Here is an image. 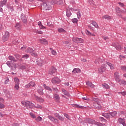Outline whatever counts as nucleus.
Returning <instances> with one entry per match:
<instances>
[{
	"instance_id": "nucleus-1",
	"label": "nucleus",
	"mask_w": 126,
	"mask_h": 126,
	"mask_svg": "<svg viewBox=\"0 0 126 126\" xmlns=\"http://www.w3.org/2000/svg\"><path fill=\"white\" fill-rule=\"evenodd\" d=\"M22 105L27 108V109H32L34 108L35 104L29 101H22Z\"/></svg>"
},
{
	"instance_id": "nucleus-2",
	"label": "nucleus",
	"mask_w": 126,
	"mask_h": 126,
	"mask_svg": "<svg viewBox=\"0 0 126 126\" xmlns=\"http://www.w3.org/2000/svg\"><path fill=\"white\" fill-rule=\"evenodd\" d=\"M107 65L105 64H103L98 69V73H100L102 74V73L105 72L107 69L106 67Z\"/></svg>"
},
{
	"instance_id": "nucleus-3",
	"label": "nucleus",
	"mask_w": 126,
	"mask_h": 126,
	"mask_svg": "<svg viewBox=\"0 0 126 126\" xmlns=\"http://www.w3.org/2000/svg\"><path fill=\"white\" fill-rule=\"evenodd\" d=\"M42 7L44 10H50L52 9V6L49 4V3H43Z\"/></svg>"
},
{
	"instance_id": "nucleus-4",
	"label": "nucleus",
	"mask_w": 126,
	"mask_h": 126,
	"mask_svg": "<svg viewBox=\"0 0 126 126\" xmlns=\"http://www.w3.org/2000/svg\"><path fill=\"white\" fill-rule=\"evenodd\" d=\"M8 38H9V32H5V35L2 37L3 41L5 42V41H7V40H8Z\"/></svg>"
},
{
	"instance_id": "nucleus-5",
	"label": "nucleus",
	"mask_w": 126,
	"mask_h": 126,
	"mask_svg": "<svg viewBox=\"0 0 126 126\" xmlns=\"http://www.w3.org/2000/svg\"><path fill=\"white\" fill-rule=\"evenodd\" d=\"M114 77L117 82H120L121 78H120V73H119V72H116L114 73Z\"/></svg>"
},
{
	"instance_id": "nucleus-6",
	"label": "nucleus",
	"mask_w": 126,
	"mask_h": 126,
	"mask_svg": "<svg viewBox=\"0 0 126 126\" xmlns=\"http://www.w3.org/2000/svg\"><path fill=\"white\" fill-rule=\"evenodd\" d=\"M6 64L8 65V66H9V67H10V68H11V69H15V68H16V64H14L13 65H11V63L10 62V61H7L6 63Z\"/></svg>"
},
{
	"instance_id": "nucleus-7",
	"label": "nucleus",
	"mask_w": 126,
	"mask_h": 126,
	"mask_svg": "<svg viewBox=\"0 0 126 126\" xmlns=\"http://www.w3.org/2000/svg\"><path fill=\"white\" fill-rule=\"evenodd\" d=\"M70 10L71 11H72V10H74V11H76V9H73V8H70L69 9H67L66 10V16H67V17H70V16H71V12H70Z\"/></svg>"
},
{
	"instance_id": "nucleus-8",
	"label": "nucleus",
	"mask_w": 126,
	"mask_h": 126,
	"mask_svg": "<svg viewBox=\"0 0 126 126\" xmlns=\"http://www.w3.org/2000/svg\"><path fill=\"white\" fill-rule=\"evenodd\" d=\"M52 82L53 84H59L61 82V80L58 77H55L52 79Z\"/></svg>"
},
{
	"instance_id": "nucleus-9",
	"label": "nucleus",
	"mask_w": 126,
	"mask_h": 126,
	"mask_svg": "<svg viewBox=\"0 0 126 126\" xmlns=\"http://www.w3.org/2000/svg\"><path fill=\"white\" fill-rule=\"evenodd\" d=\"M73 42H75V43H83L84 40L82 39V38H77V37H74L72 39Z\"/></svg>"
},
{
	"instance_id": "nucleus-10",
	"label": "nucleus",
	"mask_w": 126,
	"mask_h": 126,
	"mask_svg": "<svg viewBox=\"0 0 126 126\" xmlns=\"http://www.w3.org/2000/svg\"><path fill=\"white\" fill-rule=\"evenodd\" d=\"M48 119H49L50 121H52V122H53V123H55L56 124H59V120L52 116H49Z\"/></svg>"
},
{
	"instance_id": "nucleus-11",
	"label": "nucleus",
	"mask_w": 126,
	"mask_h": 126,
	"mask_svg": "<svg viewBox=\"0 0 126 126\" xmlns=\"http://www.w3.org/2000/svg\"><path fill=\"white\" fill-rule=\"evenodd\" d=\"M112 46L114 47L117 51H120V50H122V47H121V45L119 44L118 43H112Z\"/></svg>"
},
{
	"instance_id": "nucleus-12",
	"label": "nucleus",
	"mask_w": 126,
	"mask_h": 126,
	"mask_svg": "<svg viewBox=\"0 0 126 126\" xmlns=\"http://www.w3.org/2000/svg\"><path fill=\"white\" fill-rule=\"evenodd\" d=\"M86 122L88 123V124H91L92 125H95L97 124V122H96L94 120H93V119H86Z\"/></svg>"
},
{
	"instance_id": "nucleus-13",
	"label": "nucleus",
	"mask_w": 126,
	"mask_h": 126,
	"mask_svg": "<svg viewBox=\"0 0 126 126\" xmlns=\"http://www.w3.org/2000/svg\"><path fill=\"white\" fill-rule=\"evenodd\" d=\"M34 86H36V84H35V83L33 82H31L28 84L26 85L25 86L26 88H29V87H34Z\"/></svg>"
},
{
	"instance_id": "nucleus-14",
	"label": "nucleus",
	"mask_w": 126,
	"mask_h": 126,
	"mask_svg": "<svg viewBox=\"0 0 126 126\" xmlns=\"http://www.w3.org/2000/svg\"><path fill=\"white\" fill-rule=\"evenodd\" d=\"M57 72V69H56L55 67L52 66L49 70V74H54V73H55V72Z\"/></svg>"
},
{
	"instance_id": "nucleus-15",
	"label": "nucleus",
	"mask_w": 126,
	"mask_h": 126,
	"mask_svg": "<svg viewBox=\"0 0 126 126\" xmlns=\"http://www.w3.org/2000/svg\"><path fill=\"white\" fill-rule=\"evenodd\" d=\"M36 63L38 64V65H39V66H42L43 64H44L45 61L44 60H42V59H40L39 61H36Z\"/></svg>"
},
{
	"instance_id": "nucleus-16",
	"label": "nucleus",
	"mask_w": 126,
	"mask_h": 126,
	"mask_svg": "<svg viewBox=\"0 0 126 126\" xmlns=\"http://www.w3.org/2000/svg\"><path fill=\"white\" fill-rule=\"evenodd\" d=\"M43 88H42L41 86H38L37 89V92L40 94V95H43L44 92H43Z\"/></svg>"
},
{
	"instance_id": "nucleus-17",
	"label": "nucleus",
	"mask_w": 126,
	"mask_h": 126,
	"mask_svg": "<svg viewBox=\"0 0 126 126\" xmlns=\"http://www.w3.org/2000/svg\"><path fill=\"white\" fill-rule=\"evenodd\" d=\"M53 98L55 100H56L57 102H60V99L61 98L60 97V95L58 94H54Z\"/></svg>"
},
{
	"instance_id": "nucleus-18",
	"label": "nucleus",
	"mask_w": 126,
	"mask_h": 126,
	"mask_svg": "<svg viewBox=\"0 0 126 126\" xmlns=\"http://www.w3.org/2000/svg\"><path fill=\"white\" fill-rule=\"evenodd\" d=\"M21 18L24 23L27 22V18H26V16L24 15V14H22Z\"/></svg>"
},
{
	"instance_id": "nucleus-19",
	"label": "nucleus",
	"mask_w": 126,
	"mask_h": 126,
	"mask_svg": "<svg viewBox=\"0 0 126 126\" xmlns=\"http://www.w3.org/2000/svg\"><path fill=\"white\" fill-rule=\"evenodd\" d=\"M86 84L88 86H89V87H91V88H94L95 86L94 84H93L92 82H91L89 81H87L86 82Z\"/></svg>"
},
{
	"instance_id": "nucleus-20",
	"label": "nucleus",
	"mask_w": 126,
	"mask_h": 126,
	"mask_svg": "<svg viewBox=\"0 0 126 126\" xmlns=\"http://www.w3.org/2000/svg\"><path fill=\"white\" fill-rule=\"evenodd\" d=\"M72 72L74 74L79 73L81 72V70L78 68H75L73 69Z\"/></svg>"
},
{
	"instance_id": "nucleus-21",
	"label": "nucleus",
	"mask_w": 126,
	"mask_h": 126,
	"mask_svg": "<svg viewBox=\"0 0 126 126\" xmlns=\"http://www.w3.org/2000/svg\"><path fill=\"white\" fill-rule=\"evenodd\" d=\"M34 97L37 102H40V103L44 102V99H43L42 98L37 96L36 95H34Z\"/></svg>"
},
{
	"instance_id": "nucleus-22",
	"label": "nucleus",
	"mask_w": 126,
	"mask_h": 126,
	"mask_svg": "<svg viewBox=\"0 0 126 126\" xmlns=\"http://www.w3.org/2000/svg\"><path fill=\"white\" fill-rule=\"evenodd\" d=\"M91 24L95 27V28H96V29H99V25H98V24L94 21H92Z\"/></svg>"
},
{
	"instance_id": "nucleus-23",
	"label": "nucleus",
	"mask_w": 126,
	"mask_h": 126,
	"mask_svg": "<svg viewBox=\"0 0 126 126\" xmlns=\"http://www.w3.org/2000/svg\"><path fill=\"white\" fill-rule=\"evenodd\" d=\"M106 63L109 67H110V69H114L115 68V65L113 64H112L109 62H106Z\"/></svg>"
},
{
	"instance_id": "nucleus-24",
	"label": "nucleus",
	"mask_w": 126,
	"mask_h": 126,
	"mask_svg": "<svg viewBox=\"0 0 126 126\" xmlns=\"http://www.w3.org/2000/svg\"><path fill=\"white\" fill-rule=\"evenodd\" d=\"M120 85H123V86H125L126 85V81L125 80H121L120 82H117Z\"/></svg>"
},
{
	"instance_id": "nucleus-25",
	"label": "nucleus",
	"mask_w": 126,
	"mask_h": 126,
	"mask_svg": "<svg viewBox=\"0 0 126 126\" xmlns=\"http://www.w3.org/2000/svg\"><path fill=\"white\" fill-rule=\"evenodd\" d=\"M7 2V0H3L2 1H0V6L1 7H2V6L6 4Z\"/></svg>"
},
{
	"instance_id": "nucleus-26",
	"label": "nucleus",
	"mask_w": 126,
	"mask_h": 126,
	"mask_svg": "<svg viewBox=\"0 0 126 126\" xmlns=\"http://www.w3.org/2000/svg\"><path fill=\"white\" fill-rule=\"evenodd\" d=\"M102 116L106 119H110L111 118V113H103Z\"/></svg>"
},
{
	"instance_id": "nucleus-27",
	"label": "nucleus",
	"mask_w": 126,
	"mask_h": 126,
	"mask_svg": "<svg viewBox=\"0 0 126 126\" xmlns=\"http://www.w3.org/2000/svg\"><path fill=\"white\" fill-rule=\"evenodd\" d=\"M53 2L57 4H62V3H63V2L62 0H53Z\"/></svg>"
},
{
	"instance_id": "nucleus-28",
	"label": "nucleus",
	"mask_w": 126,
	"mask_h": 126,
	"mask_svg": "<svg viewBox=\"0 0 126 126\" xmlns=\"http://www.w3.org/2000/svg\"><path fill=\"white\" fill-rule=\"evenodd\" d=\"M101 85L103 88H104V89H110V86H109V85H108L107 84L104 83L102 84Z\"/></svg>"
},
{
	"instance_id": "nucleus-29",
	"label": "nucleus",
	"mask_w": 126,
	"mask_h": 126,
	"mask_svg": "<svg viewBox=\"0 0 126 126\" xmlns=\"http://www.w3.org/2000/svg\"><path fill=\"white\" fill-rule=\"evenodd\" d=\"M43 87L46 89V90H48L50 93H51L52 92V89L50 88L49 87L47 86L45 84H43Z\"/></svg>"
},
{
	"instance_id": "nucleus-30",
	"label": "nucleus",
	"mask_w": 126,
	"mask_h": 126,
	"mask_svg": "<svg viewBox=\"0 0 126 126\" xmlns=\"http://www.w3.org/2000/svg\"><path fill=\"white\" fill-rule=\"evenodd\" d=\"M40 42L41 44H44V45H48V41L45 39H40Z\"/></svg>"
},
{
	"instance_id": "nucleus-31",
	"label": "nucleus",
	"mask_w": 126,
	"mask_h": 126,
	"mask_svg": "<svg viewBox=\"0 0 126 126\" xmlns=\"http://www.w3.org/2000/svg\"><path fill=\"white\" fill-rule=\"evenodd\" d=\"M8 59L10 61H12L14 63H16L17 61L15 59V58L13 56H9L8 57Z\"/></svg>"
},
{
	"instance_id": "nucleus-32",
	"label": "nucleus",
	"mask_w": 126,
	"mask_h": 126,
	"mask_svg": "<svg viewBox=\"0 0 126 126\" xmlns=\"http://www.w3.org/2000/svg\"><path fill=\"white\" fill-rule=\"evenodd\" d=\"M58 31L59 33H65V30L62 28H59Z\"/></svg>"
},
{
	"instance_id": "nucleus-33",
	"label": "nucleus",
	"mask_w": 126,
	"mask_h": 126,
	"mask_svg": "<svg viewBox=\"0 0 126 126\" xmlns=\"http://www.w3.org/2000/svg\"><path fill=\"white\" fill-rule=\"evenodd\" d=\"M15 27L17 30H20V29H21V25H20L19 23L16 24Z\"/></svg>"
},
{
	"instance_id": "nucleus-34",
	"label": "nucleus",
	"mask_w": 126,
	"mask_h": 126,
	"mask_svg": "<svg viewBox=\"0 0 126 126\" xmlns=\"http://www.w3.org/2000/svg\"><path fill=\"white\" fill-rule=\"evenodd\" d=\"M118 122L119 123H120V124H121V125H124V124L126 123V121H125V120L122 118H119L118 119Z\"/></svg>"
},
{
	"instance_id": "nucleus-35",
	"label": "nucleus",
	"mask_w": 126,
	"mask_h": 126,
	"mask_svg": "<svg viewBox=\"0 0 126 126\" xmlns=\"http://www.w3.org/2000/svg\"><path fill=\"white\" fill-rule=\"evenodd\" d=\"M72 107H74V108H79L80 109H82L83 108V106H81L78 104H72Z\"/></svg>"
},
{
	"instance_id": "nucleus-36",
	"label": "nucleus",
	"mask_w": 126,
	"mask_h": 126,
	"mask_svg": "<svg viewBox=\"0 0 126 126\" xmlns=\"http://www.w3.org/2000/svg\"><path fill=\"white\" fill-rule=\"evenodd\" d=\"M35 121L37 123H39V122H42V121H43V118L40 116H38L35 118Z\"/></svg>"
},
{
	"instance_id": "nucleus-37",
	"label": "nucleus",
	"mask_w": 126,
	"mask_h": 126,
	"mask_svg": "<svg viewBox=\"0 0 126 126\" xmlns=\"http://www.w3.org/2000/svg\"><path fill=\"white\" fill-rule=\"evenodd\" d=\"M62 92L64 94V95H65L66 96H69L68 92H67V91H66L65 90L63 89H62Z\"/></svg>"
},
{
	"instance_id": "nucleus-38",
	"label": "nucleus",
	"mask_w": 126,
	"mask_h": 126,
	"mask_svg": "<svg viewBox=\"0 0 126 126\" xmlns=\"http://www.w3.org/2000/svg\"><path fill=\"white\" fill-rule=\"evenodd\" d=\"M26 53H33V49L32 48L29 47L26 50Z\"/></svg>"
},
{
	"instance_id": "nucleus-39",
	"label": "nucleus",
	"mask_w": 126,
	"mask_h": 126,
	"mask_svg": "<svg viewBox=\"0 0 126 126\" xmlns=\"http://www.w3.org/2000/svg\"><path fill=\"white\" fill-rule=\"evenodd\" d=\"M50 50H51L52 55H53L54 56H57V51L53 50V48H50Z\"/></svg>"
},
{
	"instance_id": "nucleus-40",
	"label": "nucleus",
	"mask_w": 126,
	"mask_h": 126,
	"mask_svg": "<svg viewBox=\"0 0 126 126\" xmlns=\"http://www.w3.org/2000/svg\"><path fill=\"white\" fill-rule=\"evenodd\" d=\"M95 108H96L98 110H100V109H101V108H102V106L101 105V104L97 103L95 104Z\"/></svg>"
},
{
	"instance_id": "nucleus-41",
	"label": "nucleus",
	"mask_w": 126,
	"mask_h": 126,
	"mask_svg": "<svg viewBox=\"0 0 126 126\" xmlns=\"http://www.w3.org/2000/svg\"><path fill=\"white\" fill-rule=\"evenodd\" d=\"M102 18L103 19H111V16H108V15H104L102 16Z\"/></svg>"
},
{
	"instance_id": "nucleus-42",
	"label": "nucleus",
	"mask_w": 126,
	"mask_h": 126,
	"mask_svg": "<svg viewBox=\"0 0 126 126\" xmlns=\"http://www.w3.org/2000/svg\"><path fill=\"white\" fill-rule=\"evenodd\" d=\"M117 115V112L114 111L110 113V118H113V117H115Z\"/></svg>"
},
{
	"instance_id": "nucleus-43",
	"label": "nucleus",
	"mask_w": 126,
	"mask_h": 126,
	"mask_svg": "<svg viewBox=\"0 0 126 126\" xmlns=\"http://www.w3.org/2000/svg\"><path fill=\"white\" fill-rule=\"evenodd\" d=\"M33 108H36V109H42V106L39 104H36V105H34Z\"/></svg>"
},
{
	"instance_id": "nucleus-44",
	"label": "nucleus",
	"mask_w": 126,
	"mask_h": 126,
	"mask_svg": "<svg viewBox=\"0 0 126 126\" xmlns=\"http://www.w3.org/2000/svg\"><path fill=\"white\" fill-rule=\"evenodd\" d=\"M14 82L15 84H19V79L18 78H14Z\"/></svg>"
},
{
	"instance_id": "nucleus-45",
	"label": "nucleus",
	"mask_w": 126,
	"mask_h": 126,
	"mask_svg": "<svg viewBox=\"0 0 126 126\" xmlns=\"http://www.w3.org/2000/svg\"><path fill=\"white\" fill-rule=\"evenodd\" d=\"M118 94H119V95L121 94L122 96H126V92H118Z\"/></svg>"
},
{
	"instance_id": "nucleus-46",
	"label": "nucleus",
	"mask_w": 126,
	"mask_h": 126,
	"mask_svg": "<svg viewBox=\"0 0 126 126\" xmlns=\"http://www.w3.org/2000/svg\"><path fill=\"white\" fill-rule=\"evenodd\" d=\"M116 10L117 13H120V12H122V10L121 9H120V8H119V7L116 8Z\"/></svg>"
},
{
	"instance_id": "nucleus-47",
	"label": "nucleus",
	"mask_w": 126,
	"mask_h": 126,
	"mask_svg": "<svg viewBox=\"0 0 126 126\" xmlns=\"http://www.w3.org/2000/svg\"><path fill=\"white\" fill-rule=\"evenodd\" d=\"M96 126H106V125L97 122V123H96Z\"/></svg>"
},
{
	"instance_id": "nucleus-48",
	"label": "nucleus",
	"mask_w": 126,
	"mask_h": 126,
	"mask_svg": "<svg viewBox=\"0 0 126 126\" xmlns=\"http://www.w3.org/2000/svg\"><path fill=\"white\" fill-rule=\"evenodd\" d=\"M30 116L32 118V119H36V116H35V114H34L33 113H30Z\"/></svg>"
},
{
	"instance_id": "nucleus-49",
	"label": "nucleus",
	"mask_w": 126,
	"mask_h": 126,
	"mask_svg": "<svg viewBox=\"0 0 126 126\" xmlns=\"http://www.w3.org/2000/svg\"><path fill=\"white\" fill-rule=\"evenodd\" d=\"M78 21V20L76 18H74L72 19V22H73V23H77Z\"/></svg>"
},
{
	"instance_id": "nucleus-50",
	"label": "nucleus",
	"mask_w": 126,
	"mask_h": 126,
	"mask_svg": "<svg viewBox=\"0 0 126 126\" xmlns=\"http://www.w3.org/2000/svg\"><path fill=\"white\" fill-rule=\"evenodd\" d=\"M29 58V55L27 54H25V55L23 56L22 58L23 59H25L26 60H27Z\"/></svg>"
},
{
	"instance_id": "nucleus-51",
	"label": "nucleus",
	"mask_w": 126,
	"mask_h": 126,
	"mask_svg": "<svg viewBox=\"0 0 126 126\" xmlns=\"http://www.w3.org/2000/svg\"><path fill=\"white\" fill-rule=\"evenodd\" d=\"M77 15L78 18H80V17H81V14L80 13V11H78L77 13Z\"/></svg>"
},
{
	"instance_id": "nucleus-52",
	"label": "nucleus",
	"mask_w": 126,
	"mask_h": 126,
	"mask_svg": "<svg viewBox=\"0 0 126 126\" xmlns=\"http://www.w3.org/2000/svg\"><path fill=\"white\" fill-rule=\"evenodd\" d=\"M121 68L122 70H123V71H126V66H121Z\"/></svg>"
},
{
	"instance_id": "nucleus-53",
	"label": "nucleus",
	"mask_w": 126,
	"mask_h": 126,
	"mask_svg": "<svg viewBox=\"0 0 126 126\" xmlns=\"http://www.w3.org/2000/svg\"><path fill=\"white\" fill-rule=\"evenodd\" d=\"M5 106L3 103H0V109H4Z\"/></svg>"
},
{
	"instance_id": "nucleus-54",
	"label": "nucleus",
	"mask_w": 126,
	"mask_h": 126,
	"mask_svg": "<svg viewBox=\"0 0 126 126\" xmlns=\"http://www.w3.org/2000/svg\"><path fill=\"white\" fill-rule=\"evenodd\" d=\"M59 120H60V121H64V118H63V117L61 116V115L59 116V117H58Z\"/></svg>"
},
{
	"instance_id": "nucleus-55",
	"label": "nucleus",
	"mask_w": 126,
	"mask_h": 126,
	"mask_svg": "<svg viewBox=\"0 0 126 126\" xmlns=\"http://www.w3.org/2000/svg\"><path fill=\"white\" fill-rule=\"evenodd\" d=\"M53 90L56 93H58V92H59V90L57 89V88H53Z\"/></svg>"
},
{
	"instance_id": "nucleus-56",
	"label": "nucleus",
	"mask_w": 126,
	"mask_h": 126,
	"mask_svg": "<svg viewBox=\"0 0 126 126\" xmlns=\"http://www.w3.org/2000/svg\"><path fill=\"white\" fill-rule=\"evenodd\" d=\"M39 27L40 29H46V27L44 26L42 24Z\"/></svg>"
},
{
	"instance_id": "nucleus-57",
	"label": "nucleus",
	"mask_w": 126,
	"mask_h": 126,
	"mask_svg": "<svg viewBox=\"0 0 126 126\" xmlns=\"http://www.w3.org/2000/svg\"><path fill=\"white\" fill-rule=\"evenodd\" d=\"M15 88L16 90H18V89H19V84H15Z\"/></svg>"
},
{
	"instance_id": "nucleus-58",
	"label": "nucleus",
	"mask_w": 126,
	"mask_h": 126,
	"mask_svg": "<svg viewBox=\"0 0 126 126\" xmlns=\"http://www.w3.org/2000/svg\"><path fill=\"white\" fill-rule=\"evenodd\" d=\"M86 33L87 35H89V36H91V32H89V31L87 30Z\"/></svg>"
},
{
	"instance_id": "nucleus-59",
	"label": "nucleus",
	"mask_w": 126,
	"mask_h": 126,
	"mask_svg": "<svg viewBox=\"0 0 126 126\" xmlns=\"http://www.w3.org/2000/svg\"><path fill=\"white\" fill-rule=\"evenodd\" d=\"M8 8H9V9H10L11 11H13V7L11 6H8Z\"/></svg>"
},
{
	"instance_id": "nucleus-60",
	"label": "nucleus",
	"mask_w": 126,
	"mask_h": 126,
	"mask_svg": "<svg viewBox=\"0 0 126 126\" xmlns=\"http://www.w3.org/2000/svg\"><path fill=\"white\" fill-rule=\"evenodd\" d=\"M31 55L32 56V57H37V53H36L32 52Z\"/></svg>"
},
{
	"instance_id": "nucleus-61",
	"label": "nucleus",
	"mask_w": 126,
	"mask_h": 126,
	"mask_svg": "<svg viewBox=\"0 0 126 126\" xmlns=\"http://www.w3.org/2000/svg\"><path fill=\"white\" fill-rule=\"evenodd\" d=\"M64 116L66 118V119H68V120L69 119V116H68V115H67V114L64 113Z\"/></svg>"
},
{
	"instance_id": "nucleus-62",
	"label": "nucleus",
	"mask_w": 126,
	"mask_h": 126,
	"mask_svg": "<svg viewBox=\"0 0 126 126\" xmlns=\"http://www.w3.org/2000/svg\"><path fill=\"white\" fill-rule=\"evenodd\" d=\"M26 69V67L24 65H22L20 67V69Z\"/></svg>"
},
{
	"instance_id": "nucleus-63",
	"label": "nucleus",
	"mask_w": 126,
	"mask_h": 126,
	"mask_svg": "<svg viewBox=\"0 0 126 126\" xmlns=\"http://www.w3.org/2000/svg\"><path fill=\"white\" fill-rule=\"evenodd\" d=\"M93 101H94V102H97V101H98V98H95V97H93Z\"/></svg>"
},
{
	"instance_id": "nucleus-64",
	"label": "nucleus",
	"mask_w": 126,
	"mask_h": 126,
	"mask_svg": "<svg viewBox=\"0 0 126 126\" xmlns=\"http://www.w3.org/2000/svg\"><path fill=\"white\" fill-rule=\"evenodd\" d=\"M119 5H120V6H121L122 7L124 6V3H122V2H119Z\"/></svg>"
}]
</instances>
